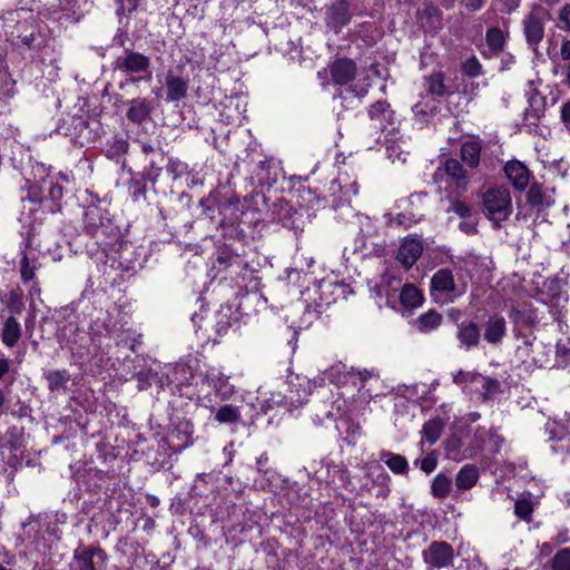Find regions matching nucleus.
I'll return each mask as SVG.
<instances>
[{"mask_svg":"<svg viewBox=\"0 0 570 570\" xmlns=\"http://www.w3.org/2000/svg\"><path fill=\"white\" fill-rule=\"evenodd\" d=\"M455 336L461 350L471 351L481 343V326L475 320L464 318L461 323H458Z\"/></svg>","mask_w":570,"mask_h":570,"instance_id":"412c9836","label":"nucleus"},{"mask_svg":"<svg viewBox=\"0 0 570 570\" xmlns=\"http://www.w3.org/2000/svg\"><path fill=\"white\" fill-rule=\"evenodd\" d=\"M431 293L432 294H450L456 288L453 273L450 268H441L434 273L431 278Z\"/></svg>","mask_w":570,"mask_h":570,"instance_id":"e433bc0d","label":"nucleus"},{"mask_svg":"<svg viewBox=\"0 0 570 570\" xmlns=\"http://www.w3.org/2000/svg\"><path fill=\"white\" fill-rule=\"evenodd\" d=\"M468 440L469 433L464 430L461 429L454 432L443 442L446 454L455 460L459 458H469Z\"/></svg>","mask_w":570,"mask_h":570,"instance_id":"72a5a7b5","label":"nucleus"},{"mask_svg":"<svg viewBox=\"0 0 570 570\" xmlns=\"http://www.w3.org/2000/svg\"><path fill=\"white\" fill-rule=\"evenodd\" d=\"M21 337V326L14 316H9L3 323V327L1 331V341L2 343L12 348L17 345Z\"/></svg>","mask_w":570,"mask_h":570,"instance_id":"c03bdc74","label":"nucleus"},{"mask_svg":"<svg viewBox=\"0 0 570 570\" xmlns=\"http://www.w3.org/2000/svg\"><path fill=\"white\" fill-rule=\"evenodd\" d=\"M114 72H119L125 78L118 83V88L127 91L130 86L139 82H150L153 79L151 58L131 47H124L121 55L110 63Z\"/></svg>","mask_w":570,"mask_h":570,"instance_id":"39448f33","label":"nucleus"},{"mask_svg":"<svg viewBox=\"0 0 570 570\" xmlns=\"http://www.w3.org/2000/svg\"><path fill=\"white\" fill-rule=\"evenodd\" d=\"M68 185L67 176L46 175L29 186L27 198L52 214L61 213L71 197Z\"/></svg>","mask_w":570,"mask_h":570,"instance_id":"423d86ee","label":"nucleus"},{"mask_svg":"<svg viewBox=\"0 0 570 570\" xmlns=\"http://www.w3.org/2000/svg\"><path fill=\"white\" fill-rule=\"evenodd\" d=\"M482 146L480 141L466 140L461 145L460 155L462 161L470 168H476L480 164Z\"/></svg>","mask_w":570,"mask_h":570,"instance_id":"de8ad7c7","label":"nucleus"},{"mask_svg":"<svg viewBox=\"0 0 570 570\" xmlns=\"http://www.w3.org/2000/svg\"><path fill=\"white\" fill-rule=\"evenodd\" d=\"M491 438V429H485L483 426H478L474 430V433L472 436L469 435V458L475 456L481 451H484L487 449V444L489 439Z\"/></svg>","mask_w":570,"mask_h":570,"instance_id":"49530a36","label":"nucleus"},{"mask_svg":"<svg viewBox=\"0 0 570 570\" xmlns=\"http://www.w3.org/2000/svg\"><path fill=\"white\" fill-rule=\"evenodd\" d=\"M43 377L47 381L50 393H65L68 390L67 384L70 381L71 375L63 368L45 371Z\"/></svg>","mask_w":570,"mask_h":570,"instance_id":"a19ab883","label":"nucleus"},{"mask_svg":"<svg viewBox=\"0 0 570 570\" xmlns=\"http://www.w3.org/2000/svg\"><path fill=\"white\" fill-rule=\"evenodd\" d=\"M419 19L426 31H436L442 28V11L433 4H426L419 13Z\"/></svg>","mask_w":570,"mask_h":570,"instance_id":"37998d69","label":"nucleus"},{"mask_svg":"<svg viewBox=\"0 0 570 570\" xmlns=\"http://www.w3.org/2000/svg\"><path fill=\"white\" fill-rule=\"evenodd\" d=\"M239 199L237 197H226L219 194L210 193L207 197H203L198 202L200 208V216H205L212 220L216 218V213L220 216L219 222L227 223V215L239 213Z\"/></svg>","mask_w":570,"mask_h":570,"instance_id":"2eb2a0df","label":"nucleus"},{"mask_svg":"<svg viewBox=\"0 0 570 570\" xmlns=\"http://www.w3.org/2000/svg\"><path fill=\"white\" fill-rule=\"evenodd\" d=\"M552 570H570V548L559 550L551 560Z\"/></svg>","mask_w":570,"mask_h":570,"instance_id":"338daca9","label":"nucleus"},{"mask_svg":"<svg viewBox=\"0 0 570 570\" xmlns=\"http://www.w3.org/2000/svg\"><path fill=\"white\" fill-rule=\"evenodd\" d=\"M242 313L239 305L227 303L222 306L216 314V332L225 335L230 328H238L240 325Z\"/></svg>","mask_w":570,"mask_h":570,"instance_id":"c85d7f7f","label":"nucleus"},{"mask_svg":"<svg viewBox=\"0 0 570 570\" xmlns=\"http://www.w3.org/2000/svg\"><path fill=\"white\" fill-rule=\"evenodd\" d=\"M326 26L336 33L352 20V12L347 0H335L326 8Z\"/></svg>","mask_w":570,"mask_h":570,"instance_id":"4be33fe9","label":"nucleus"},{"mask_svg":"<svg viewBox=\"0 0 570 570\" xmlns=\"http://www.w3.org/2000/svg\"><path fill=\"white\" fill-rule=\"evenodd\" d=\"M483 213L495 228L508 220L512 214V199L508 188L492 187L482 194Z\"/></svg>","mask_w":570,"mask_h":570,"instance_id":"9d476101","label":"nucleus"},{"mask_svg":"<svg viewBox=\"0 0 570 570\" xmlns=\"http://www.w3.org/2000/svg\"><path fill=\"white\" fill-rule=\"evenodd\" d=\"M53 8L59 10L62 13L60 18L68 22H78L83 17L78 0H56Z\"/></svg>","mask_w":570,"mask_h":570,"instance_id":"09e8293b","label":"nucleus"},{"mask_svg":"<svg viewBox=\"0 0 570 570\" xmlns=\"http://www.w3.org/2000/svg\"><path fill=\"white\" fill-rule=\"evenodd\" d=\"M442 431H443V423L439 417L429 420L428 422H425L423 424V428H422L423 438L430 444H434L440 439Z\"/></svg>","mask_w":570,"mask_h":570,"instance_id":"bf43d9fd","label":"nucleus"},{"mask_svg":"<svg viewBox=\"0 0 570 570\" xmlns=\"http://www.w3.org/2000/svg\"><path fill=\"white\" fill-rule=\"evenodd\" d=\"M165 169L174 180H177L189 173L188 164L177 157H168L165 163Z\"/></svg>","mask_w":570,"mask_h":570,"instance_id":"680f3d73","label":"nucleus"},{"mask_svg":"<svg viewBox=\"0 0 570 570\" xmlns=\"http://www.w3.org/2000/svg\"><path fill=\"white\" fill-rule=\"evenodd\" d=\"M507 331V323L503 316L492 314L484 325V340L492 345L501 344Z\"/></svg>","mask_w":570,"mask_h":570,"instance_id":"f704fd0d","label":"nucleus"},{"mask_svg":"<svg viewBox=\"0 0 570 570\" xmlns=\"http://www.w3.org/2000/svg\"><path fill=\"white\" fill-rule=\"evenodd\" d=\"M403 314L422 305L424 297L422 292L413 284H404L396 295Z\"/></svg>","mask_w":570,"mask_h":570,"instance_id":"c9c22d12","label":"nucleus"},{"mask_svg":"<svg viewBox=\"0 0 570 570\" xmlns=\"http://www.w3.org/2000/svg\"><path fill=\"white\" fill-rule=\"evenodd\" d=\"M528 102L529 107L523 114V126L528 128L529 132L540 134L539 121L544 116L546 97L540 96L538 92H531Z\"/></svg>","mask_w":570,"mask_h":570,"instance_id":"5701e85b","label":"nucleus"},{"mask_svg":"<svg viewBox=\"0 0 570 570\" xmlns=\"http://www.w3.org/2000/svg\"><path fill=\"white\" fill-rule=\"evenodd\" d=\"M73 570H108V554L98 544H79L72 553Z\"/></svg>","mask_w":570,"mask_h":570,"instance_id":"4468645a","label":"nucleus"},{"mask_svg":"<svg viewBox=\"0 0 570 570\" xmlns=\"http://www.w3.org/2000/svg\"><path fill=\"white\" fill-rule=\"evenodd\" d=\"M446 212H452L462 219L470 218L478 214L472 209V207L468 203L460 199H451L450 206Z\"/></svg>","mask_w":570,"mask_h":570,"instance_id":"0e129e2a","label":"nucleus"},{"mask_svg":"<svg viewBox=\"0 0 570 570\" xmlns=\"http://www.w3.org/2000/svg\"><path fill=\"white\" fill-rule=\"evenodd\" d=\"M112 98L115 99L114 107L116 110L120 107L126 108L125 118L128 124L140 127L153 120V115L157 107L154 98L138 96L124 99L120 94H115Z\"/></svg>","mask_w":570,"mask_h":570,"instance_id":"9b49d317","label":"nucleus"},{"mask_svg":"<svg viewBox=\"0 0 570 570\" xmlns=\"http://www.w3.org/2000/svg\"><path fill=\"white\" fill-rule=\"evenodd\" d=\"M509 318L512 323V332L517 340H522L525 347H531L535 341L534 328L540 320L537 308L524 305L520 308L513 307L509 311Z\"/></svg>","mask_w":570,"mask_h":570,"instance_id":"f8f14e48","label":"nucleus"},{"mask_svg":"<svg viewBox=\"0 0 570 570\" xmlns=\"http://www.w3.org/2000/svg\"><path fill=\"white\" fill-rule=\"evenodd\" d=\"M212 387L216 396L226 402L236 394V387L229 382V376L223 373L207 372L203 379Z\"/></svg>","mask_w":570,"mask_h":570,"instance_id":"2f4dec72","label":"nucleus"},{"mask_svg":"<svg viewBox=\"0 0 570 570\" xmlns=\"http://www.w3.org/2000/svg\"><path fill=\"white\" fill-rule=\"evenodd\" d=\"M422 559L428 569H448L454 566L455 552L453 547L446 541H432L422 551Z\"/></svg>","mask_w":570,"mask_h":570,"instance_id":"f3484780","label":"nucleus"},{"mask_svg":"<svg viewBox=\"0 0 570 570\" xmlns=\"http://www.w3.org/2000/svg\"><path fill=\"white\" fill-rule=\"evenodd\" d=\"M443 321V316L436 309H429L428 312L421 314L415 321L414 324L416 328L422 333H428L433 330H436Z\"/></svg>","mask_w":570,"mask_h":570,"instance_id":"8fccbe9b","label":"nucleus"},{"mask_svg":"<svg viewBox=\"0 0 570 570\" xmlns=\"http://www.w3.org/2000/svg\"><path fill=\"white\" fill-rule=\"evenodd\" d=\"M82 232L94 238L106 255H108V247L115 246L122 235L115 216L108 206L99 199L83 207Z\"/></svg>","mask_w":570,"mask_h":570,"instance_id":"7ed1b4c3","label":"nucleus"},{"mask_svg":"<svg viewBox=\"0 0 570 570\" xmlns=\"http://www.w3.org/2000/svg\"><path fill=\"white\" fill-rule=\"evenodd\" d=\"M452 490V480L444 473L436 474L431 483V494L436 499H445Z\"/></svg>","mask_w":570,"mask_h":570,"instance_id":"5fc2aeb1","label":"nucleus"},{"mask_svg":"<svg viewBox=\"0 0 570 570\" xmlns=\"http://www.w3.org/2000/svg\"><path fill=\"white\" fill-rule=\"evenodd\" d=\"M424 87L426 92L434 99H441L451 94L445 85V73L441 70L425 76Z\"/></svg>","mask_w":570,"mask_h":570,"instance_id":"58836bf2","label":"nucleus"},{"mask_svg":"<svg viewBox=\"0 0 570 570\" xmlns=\"http://www.w3.org/2000/svg\"><path fill=\"white\" fill-rule=\"evenodd\" d=\"M485 41L489 49L492 52L498 53L503 50V47L505 45V37L501 29L497 27H491L487 30Z\"/></svg>","mask_w":570,"mask_h":570,"instance_id":"052dcab7","label":"nucleus"},{"mask_svg":"<svg viewBox=\"0 0 570 570\" xmlns=\"http://www.w3.org/2000/svg\"><path fill=\"white\" fill-rule=\"evenodd\" d=\"M505 177L509 179L514 189L523 191L531 184V171L520 160H509L503 167Z\"/></svg>","mask_w":570,"mask_h":570,"instance_id":"cd10ccee","label":"nucleus"},{"mask_svg":"<svg viewBox=\"0 0 570 570\" xmlns=\"http://www.w3.org/2000/svg\"><path fill=\"white\" fill-rule=\"evenodd\" d=\"M171 446L163 439L156 448L150 446L145 452L146 462L155 470H169L173 466Z\"/></svg>","mask_w":570,"mask_h":570,"instance_id":"b1692460","label":"nucleus"},{"mask_svg":"<svg viewBox=\"0 0 570 570\" xmlns=\"http://www.w3.org/2000/svg\"><path fill=\"white\" fill-rule=\"evenodd\" d=\"M140 170L128 167L127 193L135 204H148L149 191L157 193L156 185L165 169V151L142 158Z\"/></svg>","mask_w":570,"mask_h":570,"instance_id":"20e7f679","label":"nucleus"},{"mask_svg":"<svg viewBox=\"0 0 570 570\" xmlns=\"http://www.w3.org/2000/svg\"><path fill=\"white\" fill-rule=\"evenodd\" d=\"M100 128L98 120L91 119L88 114H80L62 118L55 131L68 137L75 145L86 147L97 140Z\"/></svg>","mask_w":570,"mask_h":570,"instance_id":"0eeeda50","label":"nucleus"},{"mask_svg":"<svg viewBox=\"0 0 570 570\" xmlns=\"http://www.w3.org/2000/svg\"><path fill=\"white\" fill-rule=\"evenodd\" d=\"M367 115L382 131L387 130L389 127L394 129L395 112L387 100L380 99L372 104L368 107Z\"/></svg>","mask_w":570,"mask_h":570,"instance_id":"393cba45","label":"nucleus"},{"mask_svg":"<svg viewBox=\"0 0 570 570\" xmlns=\"http://www.w3.org/2000/svg\"><path fill=\"white\" fill-rule=\"evenodd\" d=\"M137 386L139 390H147L153 383L159 384L161 387L166 385V375L159 376L157 373L151 371L139 372L137 374Z\"/></svg>","mask_w":570,"mask_h":570,"instance_id":"e2e57ef3","label":"nucleus"},{"mask_svg":"<svg viewBox=\"0 0 570 570\" xmlns=\"http://www.w3.org/2000/svg\"><path fill=\"white\" fill-rule=\"evenodd\" d=\"M261 262L257 250L252 244L223 243L215 253L213 269L216 275L223 274L222 279H230L235 283L237 297L248 283L256 281Z\"/></svg>","mask_w":570,"mask_h":570,"instance_id":"f257e3e1","label":"nucleus"},{"mask_svg":"<svg viewBox=\"0 0 570 570\" xmlns=\"http://www.w3.org/2000/svg\"><path fill=\"white\" fill-rule=\"evenodd\" d=\"M1 303L4 304L11 313L10 316L20 315L24 309L22 289L18 286L12 288L8 294L1 297Z\"/></svg>","mask_w":570,"mask_h":570,"instance_id":"603ef678","label":"nucleus"},{"mask_svg":"<svg viewBox=\"0 0 570 570\" xmlns=\"http://www.w3.org/2000/svg\"><path fill=\"white\" fill-rule=\"evenodd\" d=\"M38 255L35 253H28L27 249L21 250V258L19 262V272L21 281L27 284L33 282L36 278V272L40 268Z\"/></svg>","mask_w":570,"mask_h":570,"instance_id":"ea45409f","label":"nucleus"},{"mask_svg":"<svg viewBox=\"0 0 570 570\" xmlns=\"http://www.w3.org/2000/svg\"><path fill=\"white\" fill-rule=\"evenodd\" d=\"M166 386L173 395H179L188 400H193L196 395L195 387L191 383L171 380L169 375H166Z\"/></svg>","mask_w":570,"mask_h":570,"instance_id":"6e6d98bb","label":"nucleus"},{"mask_svg":"<svg viewBox=\"0 0 570 570\" xmlns=\"http://www.w3.org/2000/svg\"><path fill=\"white\" fill-rule=\"evenodd\" d=\"M10 33L13 43L28 50L32 60L45 66H53L58 61L55 38L50 30L35 18L18 20Z\"/></svg>","mask_w":570,"mask_h":570,"instance_id":"f03ea898","label":"nucleus"},{"mask_svg":"<svg viewBox=\"0 0 570 570\" xmlns=\"http://www.w3.org/2000/svg\"><path fill=\"white\" fill-rule=\"evenodd\" d=\"M189 81L188 75L185 73L184 63L170 68L165 75V101L171 104L187 98Z\"/></svg>","mask_w":570,"mask_h":570,"instance_id":"a211bd4d","label":"nucleus"},{"mask_svg":"<svg viewBox=\"0 0 570 570\" xmlns=\"http://www.w3.org/2000/svg\"><path fill=\"white\" fill-rule=\"evenodd\" d=\"M551 18L550 11L540 4H534L522 21L525 41L535 50L544 36V21Z\"/></svg>","mask_w":570,"mask_h":570,"instance_id":"dca6fc26","label":"nucleus"},{"mask_svg":"<svg viewBox=\"0 0 570 570\" xmlns=\"http://www.w3.org/2000/svg\"><path fill=\"white\" fill-rule=\"evenodd\" d=\"M423 244L415 237H406L401 244L396 259L405 269H410L421 257Z\"/></svg>","mask_w":570,"mask_h":570,"instance_id":"473e14b6","label":"nucleus"},{"mask_svg":"<svg viewBox=\"0 0 570 570\" xmlns=\"http://www.w3.org/2000/svg\"><path fill=\"white\" fill-rule=\"evenodd\" d=\"M210 417L219 425H225L234 430L243 425L248 426V421L242 416V406L234 403H224L209 406Z\"/></svg>","mask_w":570,"mask_h":570,"instance_id":"aec40b11","label":"nucleus"},{"mask_svg":"<svg viewBox=\"0 0 570 570\" xmlns=\"http://www.w3.org/2000/svg\"><path fill=\"white\" fill-rule=\"evenodd\" d=\"M476 383L481 384V393H480V400L482 402H488L492 400L497 394L502 393L501 384L499 380L490 376H483L481 374V377Z\"/></svg>","mask_w":570,"mask_h":570,"instance_id":"864d4df0","label":"nucleus"},{"mask_svg":"<svg viewBox=\"0 0 570 570\" xmlns=\"http://www.w3.org/2000/svg\"><path fill=\"white\" fill-rule=\"evenodd\" d=\"M129 146L127 137H124L122 135H114L107 139L102 153L108 159L120 164L121 169L125 170L126 168L128 169L126 155L129 151Z\"/></svg>","mask_w":570,"mask_h":570,"instance_id":"bb28decb","label":"nucleus"},{"mask_svg":"<svg viewBox=\"0 0 570 570\" xmlns=\"http://www.w3.org/2000/svg\"><path fill=\"white\" fill-rule=\"evenodd\" d=\"M191 204L193 196L187 191L175 193L170 190L169 194H165L164 199L157 202V208L164 225L176 227L189 224Z\"/></svg>","mask_w":570,"mask_h":570,"instance_id":"1a4fd4ad","label":"nucleus"},{"mask_svg":"<svg viewBox=\"0 0 570 570\" xmlns=\"http://www.w3.org/2000/svg\"><path fill=\"white\" fill-rule=\"evenodd\" d=\"M7 413L18 419L19 421H28L29 423H33L35 417L32 416V407L29 403L17 400V402L7 407Z\"/></svg>","mask_w":570,"mask_h":570,"instance_id":"13d9d810","label":"nucleus"},{"mask_svg":"<svg viewBox=\"0 0 570 570\" xmlns=\"http://www.w3.org/2000/svg\"><path fill=\"white\" fill-rule=\"evenodd\" d=\"M272 222L293 230L295 235L303 233L306 218L302 208H296L289 202L278 198L268 209Z\"/></svg>","mask_w":570,"mask_h":570,"instance_id":"ddd939ff","label":"nucleus"},{"mask_svg":"<svg viewBox=\"0 0 570 570\" xmlns=\"http://www.w3.org/2000/svg\"><path fill=\"white\" fill-rule=\"evenodd\" d=\"M328 68L333 82L338 86L353 81L357 72L356 62L347 57L335 59Z\"/></svg>","mask_w":570,"mask_h":570,"instance_id":"a878e982","label":"nucleus"},{"mask_svg":"<svg viewBox=\"0 0 570 570\" xmlns=\"http://www.w3.org/2000/svg\"><path fill=\"white\" fill-rule=\"evenodd\" d=\"M170 421V429L164 440L171 446V452L180 453L194 442V424L185 417H171Z\"/></svg>","mask_w":570,"mask_h":570,"instance_id":"6ab92c4d","label":"nucleus"},{"mask_svg":"<svg viewBox=\"0 0 570 570\" xmlns=\"http://www.w3.org/2000/svg\"><path fill=\"white\" fill-rule=\"evenodd\" d=\"M556 357L559 365L570 366V340L556 344Z\"/></svg>","mask_w":570,"mask_h":570,"instance_id":"774afa93","label":"nucleus"},{"mask_svg":"<svg viewBox=\"0 0 570 570\" xmlns=\"http://www.w3.org/2000/svg\"><path fill=\"white\" fill-rule=\"evenodd\" d=\"M444 174L458 188L466 189L469 178L462 164L455 158H448L443 164Z\"/></svg>","mask_w":570,"mask_h":570,"instance_id":"4c0bfd02","label":"nucleus"},{"mask_svg":"<svg viewBox=\"0 0 570 570\" xmlns=\"http://www.w3.org/2000/svg\"><path fill=\"white\" fill-rule=\"evenodd\" d=\"M239 214H242V213L239 212V213L233 214V212H230L227 215L226 224H223L222 222H219V225L224 229V232H223L224 242L223 243L252 244L250 237L248 236L246 230L242 227V222L238 219Z\"/></svg>","mask_w":570,"mask_h":570,"instance_id":"c756f323","label":"nucleus"},{"mask_svg":"<svg viewBox=\"0 0 570 570\" xmlns=\"http://www.w3.org/2000/svg\"><path fill=\"white\" fill-rule=\"evenodd\" d=\"M528 187L525 202L531 209L540 213L554 204L553 196L538 181H532Z\"/></svg>","mask_w":570,"mask_h":570,"instance_id":"7c9ffc66","label":"nucleus"},{"mask_svg":"<svg viewBox=\"0 0 570 570\" xmlns=\"http://www.w3.org/2000/svg\"><path fill=\"white\" fill-rule=\"evenodd\" d=\"M111 259V267L120 271L128 276L135 275L144 267L147 261L146 250L141 246H137L131 242L122 238L116 242L115 246L108 247V255Z\"/></svg>","mask_w":570,"mask_h":570,"instance_id":"6e6552de","label":"nucleus"},{"mask_svg":"<svg viewBox=\"0 0 570 570\" xmlns=\"http://www.w3.org/2000/svg\"><path fill=\"white\" fill-rule=\"evenodd\" d=\"M542 293H546L552 301L559 302L563 296L561 281L557 277L543 282Z\"/></svg>","mask_w":570,"mask_h":570,"instance_id":"69168bd1","label":"nucleus"},{"mask_svg":"<svg viewBox=\"0 0 570 570\" xmlns=\"http://www.w3.org/2000/svg\"><path fill=\"white\" fill-rule=\"evenodd\" d=\"M26 428L23 424H13L7 430L8 445L12 451H18L24 446Z\"/></svg>","mask_w":570,"mask_h":570,"instance_id":"4d7b16f0","label":"nucleus"},{"mask_svg":"<svg viewBox=\"0 0 570 570\" xmlns=\"http://www.w3.org/2000/svg\"><path fill=\"white\" fill-rule=\"evenodd\" d=\"M439 99L430 98L421 100L412 107L416 120L428 124L431 118L440 112Z\"/></svg>","mask_w":570,"mask_h":570,"instance_id":"79ce46f5","label":"nucleus"},{"mask_svg":"<svg viewBox=\"0 0 570 570\" xmlns=\"http://www.w3.org/2000/svg\"><path fill=\"white\" fill-rule=\"evenodd\" d=\"M380 459L393 473L405 476L409 474L410 466L404 455L390 451H383L380 454Z\"/></svg>","mask_w":570,"mask_h":570,"instance_id":"a18cd8bd","label":"nucleus"},{"mask_svg":"<svg viewBox=\"0 0 570 570\" xmlns=\"http://www.w3.org/2000/svg\"><path fill=\"white\" fill-rule=\"evenodd\" d=\"M479 480V470L473 464H465L455 476V485L459 490L471 489Z\"/></svg>","mask_w":570,"mask_h":570,"instance_id":"3c124183","label":"nucleus"}]
</instances>
